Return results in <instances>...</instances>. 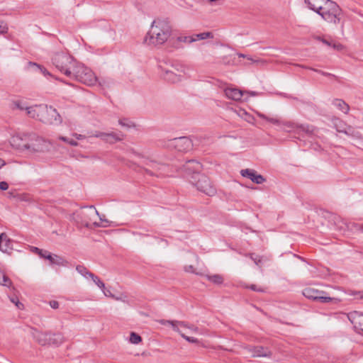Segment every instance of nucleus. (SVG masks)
Returning a JSON list of instances; mask_svg holds the SVG:
<instances>
[{"label":"nucleus","instance_id":"nucleus-1","mask_svg":"<svg viewBox=\"0 0 363 363\" xmlns=\"http://www.w3.org/2000/svg\"><path fill=\"white\" fill-rule=\"evenodd\" d=\"M10 143L16 149L30 152H41L48 147L47 142L35 133H16L11 138Z\"/></svg>","mask_w":363,"mask_h":363},{"label":"nucleus","instance_id":"nucleus-2","mask_svg":"<svg viewBox=\"0 0 363 363\" xmlns=\"http://www.w3.org/2000/svg\"><path fill=\"white\" fill-rule=\"evenodd\" d=\"M171 32L169 21L157 18L153 21L150 30L145 38V42L148 45L163 44L169 38Z\"/></svg>","mask_w":363,"mask_h":363},{"label":"nucleus","instance_id":"nucleus-3","mask_svg":"<svg viewBox=\"0 0 363 363\" xmlns=\"http://www.w3.org/2000/svg\"><path fill=\"white\" fill-rule=\"evenodd\" d=\"M185 168L189 173L194 170L191 182L197 186L199 190L210 196L215 194L216 190L211 185L209 178L204 174H199V171L201 168L199 162L189 161L186 162Z\"/></svg>","mask_w":363,"mask_h":363},{"label":"nucleus","instance_id":"nucleus-4","mask_svg":"<svg viewBox=\"0 0 363 363\" xmlns=\"http://www.w3.org/2000/svg\"><path fill=\"white\" fill-rule=\"evenodd\" d=\"M27 115L43 123L53 124L61 122V116L56 109L47 106H33L26 107Z\"/></svg>","mask_w":363,"mask_h":363},{"label":"nucleus","instance_id":"nucleus-5","mask_svg":"<svg viewBox=\"0 0 363 363\" xmlns=\"http://www.w3.org/2000/svg\"><path fill=\"white\" fill-rule=\"evenodd\" d=\"M319 15L327 22L337 24L340 22L343 13L340 7L335 1L328 0Z\"/></svg>","mask_w":363,"mask_h":363},{"label":"nucleus","instance_id":"nucleus-6","mask_svg":"<svg viewBox=\"0 0 363 363\" xmlns=\"http://www.w3.org/2000/svg\"><path fill=\"white\" fill-rule=\"evenodd\" d=\"M319 15L327 22L337 24L340 22L343 13L340 7L335 1L328 0Z\"/></svg>","mask_w":363,"mask_h":363},{"label":"nucleus","instance_id":"nucleus-7","mask_svg":"<svg viewBox=\"0 0 363 363\" xmlns=\"http://www.w3.org/2000/svg\"><path fill=\"white\" fill-rule=\"evenodd\" d=\"M70 78H74L89 86L95 84L97 81V78L92 70L79 62H77L75 67H73Z\"/></svg>","mask_w":363,"mask_h":363},{"label":"nucleus","instance_id":"nucleus-8","mask_svg":"<svg viewBox=\"0 0 363 363\" xmlns=\"http://www.w3.org/2000/svg\"><path fill=\"white\" fill-rule=\"evenodd\" d=\"M77 62L64 53L56 54L53 58V63L56 67L68 77H72L73 67Z\"/></svg>","mask_w":363,"mask_h":363},{"label":"nucleus","instance_id":"nucleus-9","mask_svg":"<svg viewBox=\"0 0 363 363\" xmlns=\"http://www.w3.org/2000/svg\"><path fill=\"white\" fill-rule=\"evenodd\" d=\"M303 295L308 299H311L313 301H318L321 303H328L333 301H334L335 303L340 302V299L327 296H325V292L319 291L311 286L305 288L303 291Z\"/></svg>","mask_w":363,"mask_h":363},{"label":"nucleus","instance_id":"nucleus-10","mask_svg":"<svg viewBox=\"0 0 363 363\" xmlns=\"http://www.w3.org/2000/svg\"><path fill=\"white\" fill-rule=\"evenodd\" d=\"M35 337L38 342L43 345L47 344L57 345L62 342V337L60 334H51L48 333H37Z\"/></svg>","mask_w":363,"mask_h":363},{"label":"nucleus","instance_id":"nucleus-11","mask_svg":"<svg viewBox=\"0 0 363 363\" xmlns=\"http://www.w3.org/2000/svg\"><path fill=\"white\" fill-rule=\"evenodd\" d=\"M241 174L243 177L250 179L253 182L256 184H262L265 180L262 175L257 174V172L252 169H242L241 171Z\"/></svg>","mask_w":363,"mask_h":363},{"label":"nucleus","instance_id":"nucleus-12","mask_svg":"<svg viewBox=\"0 0 363 363\" xmlns=\"http://www.w3.org/2000/svg\"><path fill=\"white\" fill-rule=\"evenodd\" d=\"M224 91L226 97L235 101L240 100L244 94L242 91L235 87H227Z\"/></svg>","mask_w":363,"mask_h":363},{"label":"nucleus","instance_id":"nucleus-13","mask_svg":"<svg viewBox=\"0 0 363 363\" xmlns=\"http://www.w3.org/2000/svg\"><path fill=\"white\" fill-rule=\"evenodd\" d=\"M12 250V242L9 239L6 233H1L0 235V250L9 253Z\"/></svg>","mask_w":363,"mask_h":363},{"label":"nucleus","instance_id":"nucleus-14","mask_svg":"<svg viewBox=\"0 0 363 363\" xmlns=\"http://www.w3.org/2000/svg\"><path fill=\"white\" fill-rule=\"evenodd\" d=\"M328 1V0H306V3L311 10L319 14L322 8H323Z\"/></svg>","mask_w":363,"mask_h":363},{"label":"nucleus","instance_id":"nucleus-15","mask_svg":"<svg viewBox=\"0 0 363 363\" xmlns=\"http://www.w3.org/2000/svg\"><path fill=\"white\" fill-rule=\"evenodd\" d=\"M99 136L103 138V140H104L105 141L110 143H113L117 141L122 140L123 139V135H118L117 134L113 133H101Z\"/></svg>","mask_w":363,"mask_h":363},{"label":"nucleus","instance_id":"nucleus-16","mask_svg":"<svg viewBox=\"0 0 363 363\" xmlns=\"http://www.w3.org/2000/svg\"><path fill=\"white\" fill-rule=\"evenodd\" d=\"M252 352L255 357H269L272 354L271 351L268 348L262 346L255 347Z\"/></svg>","mask_w":363,"mask_h":363},{"label":"nucleus","instance_id":"nucleus-17","mask_svg":"<svg viewBox=\"0 0 363 363\" xmlns=\"http://www.w3.org/2000/svg\"><path fill=\"white\" fill-rule=\"evenodd\" d=\"M179 73H174L173 71H167L165 74L164 78L166 80L171 82H176L180 80L182 77V74L184 73L183 70L179 71Z\"/></svg>","mask_w":363,"mask_h":363},{"label":"nucleus","instance_id":"nucleus-18","mask_svg":"<svg viewBox=\"0 0 363 363\" xmlns=\"http://www.w3.org/2000/svg\"><path fill=\"white\" fill-rule=\"evenodd\" d=\"M10 106L12 109L26 110L28 107L27 103L21 99H16L11 101Z\"/></svg>","mask_w":363,"mask_h":363},{"label":"nucleus","instance_id":"nucleus-19","mask_svg":"<svg viewBox=\"0 0 363 363\" xmlns=\"http://www.w3.org/2000/svg\"><path fill=\"white\" fill-rule=\"evenodd\" d=\"M333 104L335 107H337L339 110H340L341 111H342L345 113H347L350 110V107H349L348 104H347L342 99H335L333 101Z\"/></svg>","mask_w":363,"mask_h":363},{"label":"nucleus","instance_id":"nucleus-20","mask_svg":"<svg viewBox=\"0 0 363 363\" xmlns=\"http://www.w3.org/2000/svg\"><path fill=\"white\" fill-rule=\"evenodd\" d=\"M353 323L354 328L359 330V333H363V314L355 318Z\"/></svg>","mask_w":363,"mask_h":363},{"label":"nucleus","instance_id":"nucleus-21","mask_svg":"<svg viewBox=\"0 0 363 363\" xmlns=\"http://www.w3.org/2000/svg\"><path fill=\"white\" fill-rule=\"evenodd\" d=\"M11 281L6 277L5 273L0 269V284L6 286H11Z\"/></svg>","mask_w":363,"mask_h":363},{"label":"nucleus","instance_id":"nucleus-22","mask_svg":"<svg viewBox=\"0 0 363 363\" xmlns=\"http://www.w3.org/2000/svg\"><path fill=\"white\" fill-rule=\"evenodd\" d=\"M206 278L216 284H220L223 281V278L220 274L206 275Z\"/></svg>","mask_w":363,"mask_h":363},{"label":"nucleus","instance_id":"nucleus-23","mask_svg":"<svg viewBox=\"0 0 363 363\" xmlns=\"http://www.w3.org/2000/svg\"><path fill=\"white\" fill-rule=\"evenodd\" d=\"M246 289H250L254 291L257 292H266L267 288L262 286L257 285V284H247L245 286Z\"/></svg>","mask_w":363,"mask_h":363},{"label":"nucleus","instance_id":"nucleus-24","mask_svg":"<svg viewBox=\"0 0 363 363\" xmlns=\"http://www.w3.org/2000/svg\"><path fill=\"white\" fill-rule=\"evenodd\" d=\"M194 37L195 38V41L200 40H204L206 38H212L213 34L211 32H204L202 33L194 35Z\"/></svg>","mask_w":363,"mask_h":363},{"label":"nucleus","instance_id":"nucleus-25","mask_svg":"<svg viewBox=\"0 0 363 363\" xmlns=\"http://www.w3.org/2000/svg\"><path fill=\"white\" fill-rule=\"evenodd\" d=\"M166 323L171 324L173 326L174 330L177 332H179L178 325L186 327V325L183 322L169 321V320L168 321H164V320L162 321V324H164Z\"/></svg>","mask_w":363,"mask_h":363},{"label":"nucleus","instance_id":"nucleus-26","mask_svg":"<svg viewBox=\"0 0 363 363\" xmlns=\"http://www.w3.org/2000/svg\"><path fill=\"white\" fill-rule=\"evenodd\" d=\"M323 43L329 45V46H333V48L337 50H342L343 48H344V46L340 44V43H333L332 44V43L326 40H322Z\"/></svg>","mask_w":363,"mask_h":363},{"label":"nucleus","instance_id":"nucleus-27","mask_svg":"<svg viewBox=\"0 0 363 363\" xmlns=\"http://www.w3.org/2000/svg\"><path fill=\"white\" fill-rule=\"evenodd\" d=\"M141 340L142 339H141L140 336L138 335V334H136L135 333H131L130 337V341L132 343L138 344L141 342Z\"/></svg>","mask_w":363,"mask_h":363},{"label":"nucleus","instance_id":"nucleus-28","mask_svg":"<svg viewBox=\"0 0 363 363\" xmlns=\"http://www.w3.org/2000/svg\"><path fill=\"white\" fill-rule=\"evenodd\" d=\"M180 145H186V147H189L191 145V142L186 138H181L179 139L176 144V146H179Z\"/></svg>","mask_w":363,"mask_h":363},{"label":"nucleus","instance_id":"nucleus-29","mask_svg":"<svg viewBox=\"0 0 363 363\" xmlns=\"http://www.w3.org/2000/svg\"><path fill=\"white\" fill-rule=\"evenodd\" d=\"M10 299H11V301L12 303H13L18 308H19V309L23 308V304L18 301V298L17 296L11 297Z\"/></svg>","mask_w":363,"mask_h":363},{"label":"nucleus","instance_id":"nucleus-30","mask_svg":"<svg viewBox=\"0 0 363 363\" xmlns=\"http://www.w3.org/2000/svg\"><path fill=\"white\" fill-rule=\"evenodd\" d=\"M89 275L91 277V279H93V281L101 289L104 288V284L102 281H101L99 280V279L96 277H95L93 274L91 273H88Z\"/></svg>","mask_w":363,"mask_h":363},{"label":"nucleus","instance_id":"nucleus-31","mask_svg":"<svg viewBox=\"0 0 363 363\" xmlns=\"http://www.w3.org/2000/svg\"><path fill=\"white\" fill-rule=\"evenodd\" d=\"M179 40L184 42V43H190L195 41V38L194 37V35L180 37V38H179Z\"/></svg>","mask_w":363,"mask_h":363},{"label":"nucleus","instance_id":"nucleus-32","mask_svg":"<svg viewBox=\"0 0 363 363\" xmlns=\"http://www.w3.org/2000/svg\"><path fill=\"white\" fill-rule=\"evenodd\" d=\"M39 254L41 257H45V258L50 259L51 263H55V259L51 255H48V252L45 251L44 253H43V251L40 250L39 252Z\"/></svg>","mask_w":363,"mask_h":363},{"label":"nucleus","instance_id":"nucleus-33","mask_svg":"<svg viewBox=\"0 0 363 363\" xmlns=\"http://www.w3.org/2000/svg\"><path fill=\"white\" fill-rule=\"evenodd\" d=\"M339 123L340 125L335 123V126H336V129L338 132H342V133H348V131L346 128H344L342 127V124L343 123L341 121H339Z\"/></svg>","mask_w":363,"mask_h":363},{"label":"nucleus","instance_id":"nucleus-34","mask_svg":"<svg viewBox=\"0 0 363 363\" xmlns=\"http://www.w3.org/2000/svg\"><path fill=\"white\" fill-rule=\"evenodd\" d=\"M60 139L73 145V146H77L78 145V143L73 139H68L65 137H60Z\"/></svg>","mask_w":363,"mask_h":363},{"label":"nucleus","instance_id":"nucleus-35","mask_svg":"<svg viewBox=\"0 0 363 363\" xmlns=\"http://www.w3.org/2000/svg\"><path fill=\"white\" fill-rule=\"evenodd\" d=\"M119 123L121 125L127 126L128 128L133 126V123L130 121H128L126 119H121L119 121Z\"/></svg>","mask_w":363,"mask_h":363},{"label":"nucleus","instance_id":"nucleus-36","mask_svg":"<svg viewBox=\"0 0 363 363\" xmlns=\"http://www.w3.org/2000/svg\"><path fill=\"white\" fill-rule=\"evenodd\" d=\"M182 336L187 341L190 342H193V343H197L199 341L196 338H194V337H189V336H186L184 334H182Z\"/></svg>","mask_w":363,"mask_h":363},{"label":"nucleus","instance_id":"nucleus-37","mask_svg":"<svg viewBox=\"0 0 363 363\" xmlns=\"http://www.w3.org/2000/svg\"><path fill=\"white\" fill-rule=\"evenodd\" d=\"M8 30L7 26L6 24H4L3 23H0V33H6Z\"/></svg>","mask_w":363,"mask_h":363},{"label":"nucleus","instance_id":"nucleus-38","mask_svg":"<svg viewBox=\"0 0 363 363\" xmlns=\"http://www.w3.org/2000/svg\"><path fill=\"white\" fill-rule=\"evenodd\" d=\"M8 188H9V184L6 182H0V189L7 190Z\"/></svg>","mask_w":363,"mask_h":363},{"label":"nucleus","instance_id":"nucleus-39","mask_svg":"<svg viewBox=\"0 0 363 363\" xmlns=\"http://www.w3.org/2000/svg\"><path fill=\"white\" fill-rule=\"evenodd\" d=\"M50 305L52 308H57L59 307V303L56 301H50Z\"/></svg>","mask_w":363,"mask_h":363},{"label":"nucleus","instance_id":"nucleus-40","mask_svg":"<svg viewBox=\"0 0 363 363\" xmlns=\"http://www.w3.org/2000/svg\"><path fill=\"white\" fill-rule=\"evenodd\" d=\"M77 270L79 273H81V274H84V275H85V274H84V273H85V272H86V269H85L84 267H82V266H77Z\"/></svg>","mask_w":363,"mask_h":363},{"label":"nucleus","instance_id":"nucleus-41","mask_svg":"<svg viewBox=\"0 0 363 363\" xmlns=\"http://www.w3.org/2000/svg\"><path fill=\"white\" fill-rule=\"evenodd\" d=\"M73 135L78 140H83L85 138V136L81 134L74 133Z\"/></svg>","mask_w":363,"mask_h":363},{"label":"nucleus","instance_id":"nucleus-42","mask_svg":"<svg viewBox=\"0 0 363 363\" xmlns=\"http://www.w3.org/2000/svg\"><path fill=\"white\" fill-rule=\"evenodd\" d=\"M40 70H41V72H43V74H45V75H46V74L50 75V73L48 72H47L45 69H43V68H40Z\"/></svg>","mask_w":363,"mask_h":363},{"label":"nucleus","instance_id":"nucleus-43","mask_svg":"<svg viewBox=\"0 0 363 363\" xmlns=\"http://www.w3.org/2000/svg\"><path fill=\"white\" fill-rule=\"evenodd\" d=\"M5 164V162L3 160L0 159V168Z\"/></svg>","mask_w":363,"mask_h":363},{"label":"nucleus","instance_id":"nucleus-44","mask_svg":"<svg viewBox=\"0 0 363 363\" xmlns=\"http://www.w3.org/2000/svg\"><path fill=\"white\" fill-rule=\"evenodd\" d=\"M268 120H269L270 122L274 123H277V122H278V121H277V120H276V119H273V118L268 119Z\"/></svg>","mask_w":363,"mask_h":363},{"label":"nucleus","instance_id":"nucleus-45","mask_svg":"<svg viewBox=\"0 0 363 363\" xmlns=\"http://www.w3.org/2000/svg\"><path fill=\"white\" fill-rule=\"evenodd\" d=\"M259 116L263 118H266L263 115H259Z\"/></svg>","mask_w":363,"mask_h":363},{"label":"nucleus","instance_id":"nucleus-46","mask_svg":"<svg viewBox=\"0 0 363 363\" xmlns=\"http://www.w3.org/2000/svg\"><path fill=\"white\" fill-rule=\"evenodd\" d=\"M361 298H363V292H362V294L361 295Z\"/></svg>","mask_w":363,"mask_h":363}]
</instances>
